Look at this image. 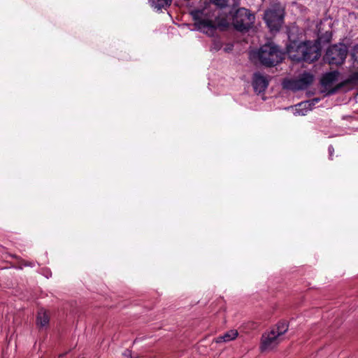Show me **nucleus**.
<instances>
[{"instance_id":"nucleus-19","label":"nucleus","mask_w":358,"mask_h":358,"mask_svg":"<svg viewBox=\"0 0 358 358\" xmlns=\"http://www.w3.org/2000/svg\"><path fill=\"white\" fill-rule=\"evenodd\" d=\"M334 150V148H333L331 145H330V146L329 147V155H332V153H333Z\"/></svg>"},{"instance_id":"nucleus-3","label":"nucleus","mask_w":358,"mask_h":358,"mask_svg":"<svg viewBox=\"0 0 358 358\" xmlns=\"http://www.w3.org/2000/svg\"><path fill=\"white\" fill-rule=\"evenodd\" d=\"M282 55L276 45L267 43L262 45L257 52H254L251 56L256 57L263 65L272 66L282 61Z\"/></svg>"},{"instance_id":"nucleus-6","label":"nucleus","mask_w":358,"mask_h":358,"mask_svg":"<svg viewBox=\"0 0 358 358\" xmlns=\"http://www.w3.org/2000/svg\"><path fill=\"white\" fill-rule=\"evenodd\" d=\"M254 21L255 15L244 8L238 9L233 17V24L235 28L239 31L248 29Z\"/></svg>"},{"instance_id":"nucleus-18","label":"nucleus","mask_w":358,"mask_h":358,"mask_svg":"<svg viewBox=\"0 0 358 358\" xmlns=\"http://www.w3.org/2000/svg\"><path fill=\"white\" fill-rule=\"evenodd\" d=\"M352 79L358 81V72H356L352 75Z\"/></svg>"},{"instance_id":"nucleus-17","label":"nucleus","mask_w":358,"mask_h":358,"mask_svg":"<svg viewBox=\"0 0 358 358\" xmlns=\"http://www.w3.org/2000/svg\"><path fill=\"white\" fill-rule=\"evenodd\" d=\"M352 57L355 62L358 63V45L354 47L352 52Z\"/></svg>"},{"instance_id":"nucleus-13","label":"nucleus","mask_w":358,"mask_h":358,"mask_svg":"<svg viewBox=\"0 0 358 358\" xmlns=\"http://www.w3.org/2000/svg\"><path fill=\"white\" fill-rule=\"evenodd\" d=\"M49 314L45 310L41 309L38 311L36 320L38 326L41 327L47 326L49 323Z\"/></svg>"},{"instance_id":"nucleus-8","label":"nucleus","mask_w":358,"mask_h":358,"mask_svg":"<svg viewBox=\"0 0 358 358\" xmlns=\"http://www.w3.org/2000/svg\"><path fill=\"white\" fill-rule=\"evenodd\" d=\"M347 48L344 44L329 47L325 55V60L331 64H341L345 59Z\"/></svg>"},{"instance_id":"nucleus-4","label":"nucleus","mask_w":358,"mask_h":358,"mask_svg":"<svg viewBox=\"0 0 358 358\" xmlns=\"http://www.w3.org/2000/svg\"><path fill=\"white\" fill-rule=\"evenodd\" d=\"M197 13L194 15L196 28L209 36H214L217 28L225 27L228 24L226 20H220L216 16L199 17Z\"/></svg>"},{"instance_id":"nucleus-20","label":"nucleus","mask_w":358,"mask_h":358,"mask_svg":"<svg viewBox=\"0 0 358 358\" xmlns=\"http://www.w3.org/2000/svg\"><path fill=\"white\" fill-rule=\"evenodd\" d=\"M231 50V46H230V47H228L227 48H225V51H226V52H228V51H229V50Z\"/></svg>"},{"instance_id":"nucleus-11","label":"nucleus","mask_w":358,"mask_h":358,"mask_svg":"<svg viewBox=\"0 0 358 358\" xmlns=\"http://www.w3.org/2000/svg\"><path fill=\"white\" fill-rule=\"evenodd\" d=\"M238 336V332L236 329H230L222 335H220L215 338V342L217 343H228L235 340Z\"/></svg>"},{"instance_id":"nucleus-10","label":"nucleus","mask_w":358,"mask_h":358,"mask_svg":"<svg viewBox=\"0 0 358 358\" xmlns=\"http://www.w3.org/2000/svg\"><path fill=\"white\" fill-rule=\"evenodd\" d=\"M269 80L267 76L260 73H255L253 76L252 85L255 90L259 93L264 92L268 87Z\"/></svg>"},{"instance_id":"nucleus-16","label":"nucleus","mask_w":358,"mask_h":358,"mask_svg":"<svg viewBox=\"0 0 358 358\" xmlns=\"http://www.w3.org/2000/svg\"><path fill=\"white\" fill-rule=\"evenodd\" d=\"M222 47V43L220 41V40H215L213 43V45L211 46V50L217 51L221 49Z\"/></svg>"},{"instance_id":"nucleus-9","label":"nucleus","mask_w":358,"mask_h":358,"mask_svg":"<svg viewBox=\"0 0 358 358\" xmlns=\"http://www.w3.org/2000/svg\"><path fill=\"white\" fill-rule=\"evenodd\" d=\"M319 99H313L310 101H303L292 108L294 115H306L312 110L313 106L319 101Z\"/></svg>"},{"instance_id":"nucleus-2","label":"nucleus","mask_w":358,"mask_h":358,"mask_svg":"<svg viewBox=\"0 0 358 358\" xmlns=\"http://www.w3.org/2000/svg\"><path fill=\"white\" fill-rule=\"evenodd\" d=\"M288 324L285 322H278L269 331L262 336L259 349L261 352H270L282 341V336L287 331Z\"/></svg>"},{"instance_id":"nucleus-1","label":"nucleus","mask_w":358,"mask_h":358,"mask_svg":"<svg viewBox=\"0 0 358 358\" xmlns=\"http://www.w3.org/2000/svg\"><path fill=\"white\" fill-rule=\"evenodd\" d=\"M287 52L293 61L313 62L320 56V42L317 40L304 43L292 41L287 45Z\"/></svg>"},{"instance_id":"nucleus-7","label":"nucleus","mask_w":358,"mask_h":358,"mask_svg":"<svg viewBox=\"0 0 358 358\" xmlns=\"http://www.w3.org/2000/svg\"><path fill=\"white\" fill-rule=\"evenodd\" d=\"M313 76L309 73L301 74L297 79H285L282 82L284 89L292 91L303 90L313 81Z\"/></svg>"},{"instance_id":"nucleus-12","label":"nucleus","mask_w":358,"mask_h":358,"mask_svg":"<svg viewBox=\"0 0 358 358\" xmlns=\"http://www.w3.org/2000/svg\"><path fill=\"white\" fill-rule=\"evenodd\" d=\"M338 73L337 71L329 72L324 74L322 79L321 83L324 87H329L337 80Z\"/></svg>"},{"instance_id":"nucleus-5","label":"nucleus","mask_w":358,"mask_h":358,"mask_svg":"<svg viewBox=\"0 0 358 358\" xmlns=\"http://www.w3.org/2000/svg\"><path fill=\"white\" fill-rule=\"evenodd\" d=\"M284 8L280 5L265 12L264 20L271 31H278L283 23Z\"/></svg>"},{"instance_id":"nucleus-15","label":"nucleus","mask_w":358,"mask_h":358,"mask_svg":"<svg viewBox=\"0 0 358 358\" xmlns=\"http://www.w3.org/2000/svg\"><path fill=\"white\" fill-rule=\"evenodd\" d=\"M213 2L216 6L220 7H225L231 3V2L234 4L235 0H210Z\"/></svg>"},{"instance_id":"nucleus-14","label":"nucleus","mask_w":358,"mask_h":358,"mask_svg":"<svg viewBox=\"0 0 358 358\" xmlns=\"http://www.w3.org/2000/svg\"><path fill=\"white\" fill-rule=\"evenodd\" d=\"M149 1L151 3V6L157 10H160L162 8H166L172 2V0Z\"/></svg>"}]
</instances>
